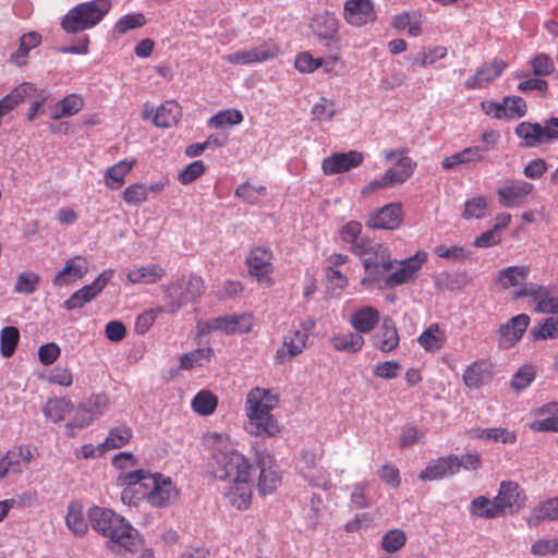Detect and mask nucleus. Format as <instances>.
Here are the masks:
<instances>
[{
  "instance_id": "obj_1",
  "label": "nucleus",
  "mask_w": 558,
  "mask_h": 558,
  "mask_svg": "<svg viewBox=\"0 0 558 558\" xmlns=\"http://www.w3.org/2000/svg\"><path fill=\"white\" fill-rule=\"evenodd\" d=\"M279 396L271 389L254 387L246 393L244 411L247 421L244 429L254 437H276L281 427L272 413L279 407Z\"/></svg>"
},
{
  "instance_id": "obj_2",
  "label": "nucleus",
  "mask_w": 558,
  "mask_h": 558,
  "mask_svg": "<svg viewBox=\"0 0 558 558\" xmlns=\"http://www.w3.org/2000/svg\"><path fill=\"white\" fill-rule=\"evenodd\" d=\"M92 527L109 538L113 545L135 551L141 544L138 532L121 515L110 509L93 506L88 510Z\"/></svg>"
},
{
  "instance_id": "obj_3",
  "label": "nucleus",
  "mask_w": 558,
  "mask_h": 558,
  "mask_svg": "<svg viewBox=\"0 0 558 558\" xmlns=\"http://www.w3.org/2000/svg\"><path fill=\"white\" fill-rule=\"evenodd\" d=\"M165 305L158 311L174 314L181 307L201 298L205 292V283L201 276L190 275L162 287Z\"/></svg>"
},
{
  "instance_id": "obj_4",
  "label": "nucleus",
  "mask_w": 558,
  "mask_h": 558,
  "mask_svg": "<svg viewBox=\"0 0 558 558\" xmlns=\"http://www.w3.org/2000/svg\"><path fill=\"white\" fill-rule=\"evenodd\" d=\"M110 9V0H92L80 3L64 15L61 27L69 34L92 28L104 19Z\"/></svg>"
},
{
  "instance_id": "obj_5",
  "label": "nucleus",
  "mask_w": 558,
  "mask_h": 558,
  "mask_svg": "<svg viewBox=\"0 0 558 558\" xmlns=\"http://www.w3.org/2000/svg\"><path fill=\"white\" fill-rule=\"evenodd\" d=\"M211 468L219 481H232L252 475L250 460L235 449L219 450L213 454Z\"/></svg>"
},
{
  "instance_id": "obj_6",
  "label": "nucleus",
  "mask_w": 558,
  "mask_h": 558,
  "mask_svg": "<svg viewBox=\"0 0 558 558\" xmlns=\"http://www.w3.org/2000/svg\"><path fill=\"white\" fill-rule=\"evenodd\" d=\"M316 327V319L307 317L299 323L298 328L283 338L282 345L276 351L277 363H283L300 355L308 348L310 335Z\"/></svg>"
},
{
  "instance_id": "obj_7",
  "label": "nucleus",
  "mask_w": 558,
  "mask_h": 558,
  "mask_svg": "<svg viewBox=\"0 0 558 558\" xmlns=\"http://www.w3.org/2000/svg\"><path fill=\"white\" fill-rule=\"evenodd\" d=\"M426 259L427 254L418 251L409 258L397 260L392 270H383L380 278L383 288L393 289L413 280Z\"/></svg>"
},
{
  "instance_id": "obj_8",
  "label": "nucleus",
  "mask_w": 558,
  "mask_h": 558,
  "mask_svg": "<svg viewBox=\"0 0 558 558\" xmlns=\"http://www.w3.org/2000/svg\"><path fill=\"white\" fill-rule=\"evenodd\" d=\"M274 253L266 245H258L251 248L245 262L248 274L256 279L259 286L269 288L274 284Z\"/></svg>"
},
{
  "instance_id": "obj_9",
  "label": "nucleus",
  "mask_w": 558,
  "mask_h": 558,
  "mask_svg": "<svg viewBox=\"0 0 558 558\" xmlns=\"http://www.w3.org/2000/svg\"><path fill=\"white\" fill-rule=\"evenodd\" d=\"M254 462L259 470L257 490L265 497L274 494L282 484V474L275 458L268 453H256Z\"/></svg>"
},
{
  "instance_id": "obj_10",
  "label": "nucleus",
  "mask_w": 558,
  "mask_h": 558,
  "mask_svg": "<svg viewBox=\"0 0 558 558\" xmlns=\"http://www.w3.org/2000/svg\"><path fill=\"white\" fill-rule=\"evenodd\" d=\"M279 53V45L274 39H266L253 48L229 53L226 61L232 65H250L267 62L277 58Z\"/></svg>"
},
{
  "instance_id": "obj_11",
  "label": "nucleus",
  "mask_w": 558,
  "mask_h": 558,
  "mask_svg": "<svg viewBox=\"0 0 558 558\" xmlns=\"http://www.w3.org/2000/svg\"><path fill=\"white\" fill-rule=\"evenodd\" d=\"M362 262L367 275L362 280V283H365L366 281H379L383 270H392L397 259L390 257L387 247L383 244L373 243L366 254L362 256Z\"/></svg>"
},
{
  "instance_id": "obj_12",
  "label": "nucleus",
  "mask_w": 558,
  "mask_h": 558,
  "mask_svg": "<svg viewBox=\"0 0 558 558\" xmlns=\"http://www.w3.org/2000/svg\"><path fill=\"white\" fill-rule=\"evenodd\" d=\"M533 190L534 185L530 182L507 178L499 183L496 193L501 206L513 208L523 205Z\"/></svg>"
},
{
  "instance_id": "obj_13",
  "label": "nucleus",
  "mask_w": 558,
  "mask_h": 558,
  "mask_svg": "<svg viewBox=\"0 0 558 558\" xmlns=\"http://www.w3.org/2000/svg\"><path fill=\"white\" fill-rule=\"evenodd\" d=\"M149 488L143 490L142 497L147 498L148 502L158 508H163L177 500L179 492L170 477H165L159 473L151 475Z\"/></svg>"
},
{
  "instance_id": "obj_14",
  "label": "nucleus",
  "mask_w": 558,
  "mask_h": 558,
  "mask_svg": "<svg viewBox=\"0 0 558 558\" xmlns=\"http://www.w3.org/2000/svg\"><path fill=\"white\" fill-rule=\"evenodd\" d=\"M228 482L223 492L227 504L240 511L247 510L253 500L252 475Z\"/></svg>"
},
{
  "instance_id": "obj_15",
  "label": "nucleus",
  "mask_w": 558,
  "mask_h": 558,
  "mask_svg": "<svg viewBox=\"0 0 558 558\" xmlns=\"http://www.w3.org/2000/svg\"><path fill=\"white\" fill-rule=\"evenodd\" d=\"M182 117V108L175 100H167L161 104L156 110L145 104L142 118L143 120L151 119V123L156 128H172L178 124Z\"/></svg>"
},
{
  "instance_id": "obj_16",
  "label": "nucleus",
  "mask_w": 558,
  "mask_h": 558,
  "mask_svg": "<svg viewBox=\"0 0 558 558\" xmlns=\"http://www.w3.org/2000/svg\"><path fill=\"white\" fill-rule=\"evenodd\" d=\"M113 276L112 270L102 271L90 284L75 291L68 300L64 301V308L74 311L82 308L89 303L107 287Z\"/></svg>"
},
{
  "instance_id": "obj_17",
  "label": "nucleus",
  "mask_w": 558,
  "mask_h": 558,
  "mask_svg": "<svg viewBox=\"0 0 558 558\" xmlns=\"http://www.w3.org/2000/svg\"><path fill=\"white\" fill-rule=\"evenodd\" d=\"M530 323V316L522 313L511 317L505 324H501L496 331L499 348H513L522 339Z\"/></svg>"
},
{
  "instance_id": "obj_18",
  "label": "nucleus",
  "mask_w": 558,
  "mask_h": 558,
  "mask_svg": "<svg viewBox=\"0 0 558 558\" xmlns=\"http://www.w3.org/2000/svg\"><path fill=\"white\" fill-rule=\"evenodd\" d=\"M515 135L523 140L526 147H536L543 143L558 138V130L553 129L546 120L544 126L539 123L521 122L515 128Z\"/></svg>"
},
{
  "instance_id": "obj_19",
  "label": "nucleus",
  "mask_w": 558,
  "mask_h": 558,
  "mask_svg": "<svg viewBox=\"0 0 558 558\" xmlns=\"http://www.w3.org/2000/svg\"><path fill=\"white\" fill-rule=\"evenodd\" d=\"M402 221V205L390 203L369 214L366 226L373 230H397Z\"/></svg>"
},
{
  "instance_id": "obj_20",
  "label": "nucleus",
  "mask_w": 558,
  "mask_h": 558,
  "mask_svg": "<svg viewBox=\"0 0 558 558\" xmlns=\"http://www.w3.org/2000/svg\"><path fill=\"white\" fill-rule=\"evenodd\" d=\"M364 161L361 151L350 150L348 153H335L323 159L322 170L325 175H335L360 167Z\"/></svg>"
},
{
  "instance_id": "obj_21",
  "label": "nucleus",
  "mask_w": 558,
  "mask_h": 558,
  "mask_svg": "<svg viewBox=\"0 0 558 558\" xmlns=\"http://www.w3.org/2000/svg\"><path fill=\"white\" fill-rule=\"evenodd\" d=\"M344 21L355 27H362L376 20V11L371 0H347L343 4Z\"/></svg>"
},
{
  "instance_id": "obj_22",
  "label": "nucleus",
  "mask_w": 558,
  "mask_h": 558,
  "mask_svg": "<svg viewBox=\"0 0 558 558\" xmlns=\"http://www.w3.org/2000/svg\"><path fill=\"white\" fill-rule=\"evenodd\" d=\"M374 348L383 353H390L399 347L400 337L395 322L390 317L383 319L378 330L372 336Z\"/></svg>"
},
{
  "instance_id": "obj_23",
  "label": "nucleus",
  "mask_w": 558,
  "mask_h": 558,
  "mask_svg": "<svg viewBox=\"0 0 558 558\" xmlns=\"http://www.w3.org/2000/svg\"><path fill=\"white\" fill-rule=\"evenodd\" d=\"M458 472V457L449 454L430 461V463L421 471L418 477L422 481H436L447 476H452Z\"/></svg>"
},
{
  "instance_id": "obj_24",
  "label": "nucleus",
  "mask_w": 558,
  "mask_h": 558,
  "mask_svg": "<svg viewBox=\"0 0 558 558\" xmlns=\"http://www.w3.org/2000/svg\"><path fill=\"white\" fill-rule=\"evenodd\" d=\"M507 66L506 61L495 58L489 63L480 68L474 75L470 76L465 81V86L470 89L482 88L499 77Z\"/></svg>"
},
{
  "instance_id": "obj_25",
  "label": "nucleus",
  "mask_w": 558,
  "mask_h": 558,
  "mask_svg": "<svg viewBox=\"0 0 558 558\" xmlns=\"http://www.w3.org/2000/svg\"><path fill=\"white\" fill-rule=\"evenodd\" d=\"M501 513L508 511L512 512L514 508L519 509L524 506L525 496L515 482H501L498 495L495 497Z\"/></svg>"
},
{
  "instance_id": "obj_26",
  "label": "nucleus",
  "mask_w": 558,
  "mask_h": 558,
  "mask_svg": "<svg viewBox=\"0 0 558 558\" xmlns=\"http://www.w3.org/2000/svg\"><path fill=\"white\" fill-rule=\"evenodd\" d=\"M493 377V364L486 360H477L463 371L462 379L470 389L487 384Z\"/></svg>"
},
{
  "instance_id": "obj_27",
  "label": "nucleus",
  "mask_w": 558,
  "mask_h": 558,
  "mask_svg": "<svg viewBox=\"0 0 558 558\" xmlns=\"http://www.w3.org/2000/svg\"><path fill=\"white\" fill-rule=\"evenodd\" d=\"M316 36L331 43H339V20L328 11L317 14L311 24Z\"/></svg>"
},
{
  "instance_id": "obj_28",
  "label": "nucleus",
  "mask_w": 558,
  "mask_h": 558,
  "mask_svg": "<svg viewBox=\"0 0 558 558\" xmlns=\"http://www.w3.org/2000/svg\"><path fill=\"white\" fill-rule=\"evenodd\" d=\"M88 271L85 259L81 256H75L65 262L61 270H59L52 278L54 287H62L72 281L82 279Z\"/></svg>"
},
{
  "instance_id": "obj_29",
  "label": "nucleus",
  "mask_w": 558,
  "mask_h": 558,
  "mask_svg": "<svg viewBox=\"0 0 558 558\" xmlns=\"http://www.w3.org/2000/svg\"><path fill=\"white\" fill-rule=\"evenodd\" d=\"M221 332L226 335L248 333L254 325L252 313H241L235 315L219 316Z\"/></svg>"
},
{
  "instance_id": "obj_30",
  "label": "nucleus",
  "mask_w": 558,
  "mask_h": 558,
  "mask_svg": "<svg viewBox=\"0 0 558 558\" xmlns=\"http://www.w3.org/2000/svg\"><path fill=\"white\" fill-rule=\"evenodd\" d=\"M35 84L24 82L0 99V118L10 113L25 99L36 93Z\"/></svg>"
},
{
  "instance_id": "obj_31",
  "label": "nucleus",
  "mask_w": 558,
  "mask_h": 558,
  "mask_svg": "<svg viewBox=\"0 0 558 558\" xmlns=\"http://www.w3.org/2000/svg\"><path fill=\"white\" fill-rule=\"evenodd\" d=\"M486 158L485 149L480 146H470L456 153L451 156L444 158L441 166L445 169H451L459 165H478Z\"/></svg>"
},
{
  "instance_id": "obj_32",
  "label": "nucleus",
  "mask_w": 558,
  "mask_h": 558,
  "mask_svg": "<svg viewBox=\"0 0 558 558\" xmlns=\"http://www.w3.org/2000/svg\"><path fill=\"white\" fill-rule=\"evenodd\" d=\"M379 322V312L373 306L357 308L351 316L350 324L360 335L371 332Z\"/></svg>"
},
{
  "instance_id": "obj_33",
  "label": "nucleus",
  "mask_w": 558,
  "mask_h": 558,
  "mask_svg": "<svg viewBox=\"0 0 558 558\" xmlns=\"http://www.w3.org/2000/svg\"><path fill=\"white\" fill-rule=\"evenodd\" d=\"M166 276V269L158 264H148L134 268L128 272V281L136 284H154Z\"/></svg>"
},
{
  "instance_id": "obj_34",
  "label": "nucleus",
  "mask_w": 558,
  "mask_h": 558,
  "mask_svg": "<svg viewBox=\"0 0 558 558\" xmlns=\"http://www.w3.org/2000/svg\"><path fill=\"white\" fill-rule=\"evenodd\" d=\"M135 163V160H120L109 167L104 173L105 185L111 191L120 189L125 183V177L132 171Z\"/></svg>"
},
{
  "instance_id": "obj_35",
  "label": "nucleus",
  "mask_w": 558,
  "mask_h": 558,
  "mask_svg": "<svg viewBox=\"0 0 558 558\" xmlns=\"http://www.w3.org/2000/svg\"><path fill=\"white\" fill-rule=\"evenodd\" d=\"M417 342L426 352L436 353L445 345L446 332L439 324L433 323L418 336Z\"/></svg>"
},
{
  "instance_id": "obj_36",
  "label": "nucleus",
  "mask_w": 558,
  "mask_h": 558,
  "mask_svg": "<svg viewBox=\"0 0 558 558\" xmlns=\"http://www.w3.org/2000/svg\"><path fill=\"white\" fill-rule=\"evenodd\" d=\"M330 342L338 352L356 353L362 350L365 340L357 331H347L333 335Z\"/></svg>"
},
{
  "instance_id": "obj_37",
  "label": "nucleus",
  "mask_w": 558,
  "mask_h": 558,
  "mask_svg": "<svg viewBox=\"0 0 558 558\" xmlns=\"http://www.w3.org/2000/svg\"><path fill=\"white\" fill-rule=\"evenodd\" d=\"M65 524L75 536H84L88 531V523L84 518L83 506L77 500L68 505Z\"/></svg>"
},
{
  "instance_id": "obj_38",
  "label": "nucleus",
  "mask_w": 558,
  "mask_h": 558,
  "mask_svg": "<svg viewBox=\"0 0 558 558\" xmlns=\"http://www.w3.org/2000/svg\"><path fill=\"white\" fill-rule=\"evenodd\" d=\"M133 430L126 424H121L109 429L106 439L101 442V448L107 451L120 449L131 442Z\"/></svg>"
},
{
  "instance_id": "obj_39",
  "label": "nucleus",
  "mask_w": 558,
  "mask_h": 558,
  "mask_svg": "<svg viewBox=\"0 0 558 558\" xmlns=\"http://www.w3.org/2000/svg\"><path fill=\"white\" fill-rule=\"evenodd\" d=\"M416 169V162L409 156H401L393 167L386 171L388 179L395 185L408 181Z\"/></svg>"
},
{
  "instance_id": "obj_40",
  "label": "nucleus",
  "mask_w": 558,
  "mask_h": 558,
  "mask_svg": "<svg viewBox=\"0 0 558 558\" xmlns=\"http://www.w3.org/2000/svg\"><path fill=\"white\" fill-rule=\"evenodd\" d=\"M74 405L71 400L65 398L49 399L43 407V413L47 421L52 423L62 422L66 414L73 410Z\"/></svg>"
},
{
  "instance_id": "obj_41",
  "label": "nucleus",
  "mask_w": 558,
  "mask_h": 558,
  "mask_svg": "<svg viewBox=\"0 0 558 558\" xmlns=\"http://www.w3.org/2000/svg\"><path fill=\"white\" fill-rule=\"evenodd\" d=\"M529 337L533 341H544L547 339L558 338V318L547 317L543 318L535 324L530 332Z\"/></svg>"
},
{
  "instance_id": "obj_42",
  "label": "nucleus",
  "mask_w": 558,
  "mask_h": 558,
  "mask_svg": "<svg viewBox=\"0 0 558 558\" xmlns=\"http://www.w3.org/2000/svg\"><path fill=\"white\" fill-rule=\"evenodd\" d=\"M213 355L214 350L209 347L184 353L180 357V368L193 369L195 367L204 366L210 362Z\"/></svg>"
},
{
  "instance_id": "obj_43",
  "label": "nucleus",
  "mask_w": 558,
  "mask_h": 558,
  "mask_svg": "<svg viewBox=\"0 0 558 558\" xmlns=\"http://www.w3.org/2000/svg\"><path fill=\"white\" fill-rule=\"evenodd\" d=\"M218 405V398L210 390L203 389L196 393L191 401V407L194 412L199 415H210L215 412Z\"/></svg>"
},
{
  "instance_id": "obj_44",
  "label": "nucleus",
  "mask_w": 558,
  "mask_h": 558,
  "mask_svg": "<svg viewBox=\"0 0 558 558\" xmlns=\"http://www.w3.org/2000/svg\"><path fill=\"white\" fill-rule=\"evenodd\" d=\"M470 512L473 515L486 519H493L501 514L495 498L489 499L485 496H478L471 501Z\"/></svg>"
},
{
  "instance_id": "obj_45",
  "label": "nucleus",
  "mask_w": 558,
  "mask_h": 558,
  "mask_svg": "<svg viewBox=\"0 0 558 558\" xmlns=\"http://www.w3.org/2000/svg\"><path fill=\"white\" fill-rule=\"evenodd\" d=\"M83 98L78 95L70 94L57 102L56 113H53L52 118L60 119L63 117L74 116L77 112H80L83 109Z\"/></svg>"
},
{
  "instance_id": "obj_46",
  "label": "nucleus",
  "mask_w": 558,
  "mask_h": 558,
  "mask_svg": "<svg viewBox=\"0 0 558 558\" xmlns=\"http://www.w3.org/2000/svg\"><path fill=\"white\" fill-rule=\"evenodd\" d=\"M20 331L14 326H7L0 330V354L11 357L19 345Z\"/></svg>"
},
{
  "instance_id": "obj_47",
  "label": "nucleus",
  "mask_w": 558,
  "mask_h": 558,
  "mask_svg": "<svg viewBox=\"0 0 558 558\" xmlns=\"http://www.w3.org/2000/svg\"><path fill=\"white\" fill-rule=\"evenodd\" d=\"M153 474H150L149 471L140 469L132 472H128L124 474L119 475L118 477V484L122 486L123 488L132 487L136 488V486H140L144 488V490L149 488V480Z\"/></svg>"
},
{
  "instance_id": "obj_48",
  "label": "nucleus",
  "mask_w": 558,
  "mask_h": 558,
  "mask_svg": "<svg viewBox=\"0 0 558 558\" xmlns=\"http://www.w3.org/2000/svg\"><path fill=\"white\" fill-rule=\"evenodd\" d=\"M529 275L526 266H510L499 271L498 280L504 289L515 287Z\"/></svg>"
},
{
  "instance_id": "obj_49",
  "label": "nucleus",
  "mask_w": 558,
  "mask_h": 558,
  "mask_svg": "<svg viewBox=\"0 0 558 558\" xmlns=\"http://www.w3.org/2000/svg\"><path fill=\"white\" fill-rule=\"evenodd\" d=\"M407 539V535L402 530L392 529L383 535L380 546L385 553L391 555L403 548Z\"/></svg>"
},
{
  "instance_id": "obj_50",
  "label": "nucleus",
  "mask_w": 558,
  "mask_h": 558,
  "mask_svg": "<svg viewBox=\"0 0 558 558\" xmlns=\"http://www.w3.org/2000/svg\"><path fill=\"white\" fill-rule=\"evenodd\" d=\"M488 202L484 196H475L464 203L461 217L465 220L482 219L486 216Z\"/></svg>"
},
{
  "instance_id": "obj_51",
  "label": "nucleus",
  "mask_w": 558,
  "mask_h": 558,
  "mask_svg": "<svg viewBox=\"0 0 558 558\" xmlns=\"http://www.w3.org/2000/svg\"><path fill=\"white\" fill-rule=\"evenodd\" d=\"M122 198L129 206H140L148 201L147 187L144 183H133L124 189Z\"/></svg>"
},
{
  "instance_id": "obj_52",
  "label": "nucleus",
  "mask_w": 558,
  "mask_h": 558,
  "mask_svg": "<svg viewBox=\"0 0 558 558\" xmlns=\"http://www.w3.org/2000/svg\"><path fill=\"white\" fill-rule=\"evenodd\" d=\"M477 437L495 442L500 441L502 444H514L517 440L514 432L501 427L478 429Z\"/></svg>"
},
{
  "instance_id": "obj_53",
  "label": "nucleus",
  "mask_w": 558,
  "mask_h": 558,
  "mask_svg": "<svg viewBox=\"0 0 558 558\" xmlns=\"http://www.w3.org/2000/svg\"><path fill=\"white\" fill-rule=\"evenodd\" d=\"M243 121V116L238 109H227L219 111L208 120L209 125L223 128L226 125H236Z\"/></svg>"
},
{
  "instance_id": "obj_54",
  "label": "nucleus",
  "mask_w": 558,
  "mask_h": 558,
  "mask_svg": "<svg viewBox=\"0 0 558 558\" xmlns=\"http://www.w3.org/2000/svg\"><path fill=\"white\" fill-rule=\"evenodd\" d=\"M40 276L34 271H24L17 276L14 287L15 292L22 294H32L37 290Z\"/></svg>"
},
{
  "instance_id": "obj_55",
  "label": "nucleus",
  "mask_w": 558,
  "mask_h": 558,
  "mask_svg": "<svg viewBox=\"0 0 558 558\" xmlns=\"http://www.w3.org/2000/svg\"><path fill=\"white\" fill-rule=\"evenodd\" d=\"M325 60L323 58H314L308 51L298 53L294 60V66L301 73H313L323 66Z\"/></svg>"
},
{
  "instance_id": "obj_56",
  "label": "nucleus",
  "mask_w": 558,
  "mask_h": 558,
  "mask_svg": "<svg viewBox=\"0 0 558 558\" xmlns=\"http://www.w3.org/2000/svg\"><path fill=\"white\" fill-rule=\"evenodd\" d=\"M146 24V17L142 13L126 14L114 25V31L121 35L129 31L142 27Z\"/></svg>"
},
{
  "instance_id": "obj_57",
  "label": "nucleus",
  "mask_w": 558,
  "mask_h": 558,
  "mask_svg": "<svg viewBox=\"0 0 558 558\" xmlns=\"http://www.w3.org/2000/svg\"><path fill=\"white\" fill-rule=\"evenodd\" d=\"M311 113L316 120H331L336 114V105L332 100L320 97L319 100L313 105Z\"/></svg>"
},
{
  "instance_id": "obj_58",
  "label": "nucleus",
  "mask_w": 558,
  "mask_h": 558,
  "mask_svg": "<svg viewBox=\"0 0 558 558\" xmlns=\"http://www.w3.org/2000/svg\"><path fill=\"white\" fill-rule=\"evenodd\" d=\"M206 168L202 160H196L184 167L178 174V180L187 185L199 177H202L205 172Z\"/></svg>"
},
{
  "instance_id": "obj_59",
  "label": "nucleus",
  "mask_w": 558,
  "mask_h": 558,
  "mask_svg": "<svg viewBox=\"0 0 558 558\" xmlns=\"http://www.w3.org/2000/svg\"><path fill=\"white\" fill-rule=\"evenodd\" d=\"M502 104L506 118H521L526 113V104L520 96H507Z\"/></svg>"
},
{
  "instance_id": "obj_60",
  "label": "nucleus",
  "mask_w": 558,
  "mask_h": 558,
  "mask_svg": "<svg viewBox=\"0 0 558 558\" xmlns=\"http://www.w3.org/2000/svg\"><path fill=\"white\" fill-rule=\"evenodd\" d=\"M531 554L536 557L558 554V537L539 538L531 545Z\"/></svg>"
},
{
  "instance_id": "obj_61",
  "label": "nucleus",
  "mask_w": 558,
  "mask_h": 558,
  "mask_svg": "<svg viewBox=\"0 0 558 558\" xmlns=\"http://www.w3.org/2000/svg\"><path fill=\"white\" fill-rule=\"evenodd\" d=\"M435 254L439 258L453 260V262H461L465 260L470 257V252L464 250L462 246H450L447 247L446 245H437L435 247Z\"/></svg>"
},
{
  "instance_id": "obj_62",
  "label": "nucleus",
  "mask_w": 558,
  "mask_h": 558,
  "mask_svg": "<svg viewBox=\"0 0 558 558\" xmlns=\"http://www.w3.org/2000/svg\"><path fill=\"white\" fill-rule=\"evenodd\" d=\"M534 312L542 314H558V299L553 296L546 287L539 299L536 300Z\"/></svg>"
},
{
  "instance_id": "obj_63",
  "label": "nucleus",
  "mask_w": 558,
  "mask_h": 558,
  "mask_svg": "<svg viewBox=\"0 0 558 558\" xmlns=\"http://www.w3.org/2000/svg\"><path fill=\"white\" fill-rule=\"evenodd\" d=\"M95 418V415L89 412L87 405L82 403L78 405L73 420L66 423L65 428L69 430H72L74 428H84L90 425Z\"/></svg>"
},
{
  "instance_id": "obj_64",
  "label": "nucleus",
  "mask_w": 558,
  "mask_h": 558,
  "mask_svg": "<svg viewBox=\"0 0 558 558\" xmlns=\"http://www.w3.org/2000/svg\"><path fill=\"white\" fill-rule=\"evenodd\" d=\"M264 192L265 187L262 185L254 186L250 183H242L236 187L235 196L248 204H255L258 202Z\"/></svg>"
}]
</instances>
